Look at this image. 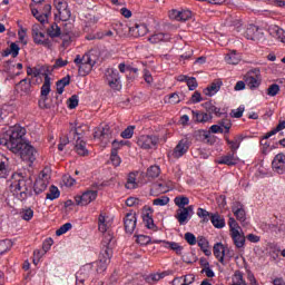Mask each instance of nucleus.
<instances>
[{"mask_svg": "<svg viewBox=\"0 0 285 285\" xmlns=\"http://www.w3.org/2000/svg\"><path fill=\"white\" fill-rule=\"evenodd\" d=\"M94 137L95 139H99L104 146L110 144V140L112 139V131L110 130V126L105 125L96 128Z\"/></svg>", "mask_w": 285, "mask_h": 285, "instance_id": "9", "label": "nucleus"}, {"mask_svg": "<svg viewBox=\"0 0 285 285\" xmlns=\"http://www.w3.org/2000/svg\"><path fill=\"white\" fill-rule=\"evenodd\" d=\"M31 13L40 23H48V17H50L48 13H40L37 9H32Z\"/></svg>", "mask_w": 285, "mask_h": 285, "instance_id": "41", "label": "nucleus"}, {"mask_svg": "<svg viewBox=\"0 0 285 285\" xmlns=\"http://www.w3.org/2000/svg\"><path fill=\"white\" fill-rule=\"evenodd\" d=\"M245 39L249 41H259L262 39V32H259V28L254 24H249L244 32Z\"/></svg>", "mask_w": 285, "mask_h": 285, "instance_id": "21", "label": "nucleus"}, {"mask_svg": "<svg viewBox=\"0 0 285 285\" xmlns=\"http://www.w3.org/2000/svg\"><path fill=\"white\" fill-rule=\"evenodd\" d=\"M185 240L187 242V244H189V246H195V244H197V237H195V234L187 232L185 234Z\"/></svg>", "mask_w": 285, "mask_h": 285, "instance_id": "62", "label": "nucleus"}, {"mask_svg": "<svg viewBox=\"0 0 285 285\" xmlns=\"http://www.w3.org/2000/svg\"><path fill=\"white\" fill-rule=\"evenodd\" d=\"M159 279H164V274L156 273L146 277L147 284H151V282H159Z\"/></svg>", "mask_w": 285, "mask_h": 285, "instance_id": "61", "label": "nucleus"}, {"mask_svg": "<svg viewBox=\"0 0 285 285\" xmlns=\"http://www.w3.org/2000/svg\"><path fill=\"white\" fill-rule=\"evenodd\" d=\"M61 193L59 191V188L56 186L50 187V193L47 194V199H50V202H53V199H59V196Z\"/></svg>", "mask_w": 285, "mask_h": 285, "instance_id": "48", "label": "nucleus"}, {"mask_svg": "<svg viewBox=\"0 0 285 285\" xmlns=\"http://www.w3.org/2000/svg\"><path fill=\"white\" fill-rule=\"evenodd\" d=\"M48 179H50V176L48 174L42 173L37 179L33 185V190L36 195H41L47 188H48Z\"/></svg>", "mask_w": 285, "mask_h": 285, "instance_id": "15", "label": "nucleus"}, {"mask_svg": "<svg viewBox=\"0 0 285 285\" xmlns=\"http://www.w3.org/2000/svg\"><path fill=\"white\" fill-rule=\"evenodd\" d=\"M118 151H112L111 150V156H110V161L112 166H121V157L117 154Z\"/></svg>", "mask_w": 285, "mask_h": 285, "instance_id": "60", "label": "nucleus"}, {"mask_svg": "<svg viewBox=\"0 0 285 285\" xmlns=\"http://www.w3.org/2000/svg\"><path fill=\"white\" fill-rule=\"evenodd\" d=\"M52 85L50 77L45 79L43 85L41 87V97H48L50 95V86Z\"/></svg>", "mask_w": 285, "mask_h": 285, "instance_id": "44", "label": "nucleus"}, {"mask_svg": "<svg viewBox=\"0 0 285 285\" xmlns=\"http://www.w3.org/2000/svg\"><path fill=\"white\" fill-rule=\"evenodd\" d=\"M234 151L222 156L216 163L224 166H237L239 164V158L235 156Z\"/></svg>", "mask_w": 285, "mask_h": 285, "instance_id": "23", "label": "nucleus"}, {"mask_svg": "<svg viewBox=\"0 0 285 285\" xmlns=\"http://www.w3.org/2000/svg\"><path fill=\"white\" fill-rule=\"evenodd\" d=\"M228 224H229V235L235 248H238V250H240L242 248H245L246 236L244 235V232L242 230V227H239V224L237 223V220H235V218L233 217H229Z\"/></svg>", "mask_w": 285, "mask_h": 285, "instance_id": "3", "label": "nucleus"}, {"mask_svg": "<svg viewBox=\"0 0 285 285\" xmlns=\"http://www.w3.org/2000/svg\"><path fill=\"white\" fill-rule=\"evenodd\" d=\"M242 136H237L234 138V140H230V138H225L226 144L229 146L232 153L237 154V150H239V146H242Z\"/></svg>", "mask_w": 285, "mask_h": 285, "instance_id": "29", "label": "nucleus"}, {"mask_svg": "<svg viewBox=\"0 0 285 285\" xmlns=\"http://www.w3.org/2000/svg\"><path fill=\"white\" fill-rule=\"evenodd\" d=\"M79 106V96L73 95L68 99V108L69 110H75Z\"/></svg>", "mask_w": 285, "mask_h": 285, "instance_id": "55", "label": "nucleus"}, {"mask_svg": "<svg viewBox=\"0 0 285 285\" xmlns=\"http://www.w3.org/2000/svg\"><path fill=\"white\" fill-rule=\"evenodd\" d=\"M90 265L81 267L76 274V283L83 284L90 277Z\"/></svg>", "mask_w": 285, "mask_h": 285, "instance_id": "26", "label": "nucleus"}, {"mask_svg": "<svg viewBox=\"0 0 285 285\" xmlns=\"http://www.w3.org/2000/svg\"><path fill=\"white\" fill-rule=\"evenodd\" d=\"M26 132V128L19 125L11 127L9 134L0 137V146H6L13 155H18L22 161L35 164L37 149L30 145V140L24 139Z\"/></svg>", "mask_w": 285, "mask_h": 285, "instance_id": "1", "label": "nucleus"}, {"mask_svg": "<svg viewBox=\"0 0 285 285\" xmlns=\"http://www.w3.org/2000/svg\"><path fill=\"white\" fill-rule=\"evenodd\" d=\"M150 43H161V41H170V36L168 33H155L148 38Z\"/></svg>", "mask_w": 285, "mask_h": 285, "instance_id": "32", "label": "nucleus"}, {"mask_svg": "<svg viewBox=\"0 0 285 285\" xmlns=\"http://www.w3.org/2000/svg\"><path fill=\"white\" fill-rule=\"evenodd\" d=\"M66 86H70V76L63 77L62 79L58 80L56 83L58 95H63V90Z\"/></svg>", "mask_w": 285, "mask_h": 285, "instance_id": "35", "label": "nucleus"}, {"mask_svg": "<svg viewBox=\"0 0 285 285\" xmlns=\"http://www.w3.org/2000/svg\"><path fill=\"white\" fill-rule=\"evenodd\" d=\"M10 170H12L10 158L0 154V179L8 178V175H10Z\"/></svg>", "mask_w": 285, "mask_h": 285, "instance_id": "17", "label": "nucleus"}, {"mask_svg": "<svg viewBox=\"0 0 285 285\" xmlns=\"http://www.w3.org/2000/svg\"><path fill=\"white\" fill-rule=\"evenodd\" d=\"M110 218H108V216L100 214L98 217V230L100 233H110Z\"/></svg>", "mask_w": 285, "mask_h": 285, "instance_id": "24", "label": "nucleus"}, {"mask_svg": "<svg viewBox=\"0 0 285 285\" xmlns=\"http://www.w3.org/2000/svg\"><path fill=\"white\" fill-rule=\"evenodd\" d=\"M97 190H86L81 195H77L75 202L77 206H88V204H92L97 199Z\"/></svg>", "mask_w": 285, "mask_h": 285, "instance_id": "10", "label": "nucleus"}, {"mask_svg": "<svg viewBox=\"0 0 285 285\" xmlns=\"http://www.w3.org/2000/svg\"><path fill=\"white\" fill-rule=\"evenodd\" d=\"M165 248H170V250H175L177 255H181V250H184V247H181L178 243L175 242H164Z\"/></svg>", "mask_w": 285, "mask_h": 285, "instance_id": "40", "label": "nucleus"}, {"mask_svg": "<svg viewBox=\"0 0 285 285\" xmlns=\"http://www.w3.org/2000/svg\"><path fill=\"white\" fill-rule=\"evenodd\" d=\"M279 94V85L273 83L267 88V95L268 97H277Z\"/></svg>", "mask_w": 285, "mask_h": 285, "instance_id": "57", "label": "nucleus"}, {"mask_svg": "<svg viewBox=\"0 0 285 285\" xmlns=\"http://www.w3.org/2000/svg\"><path fill=\"white\" fill-rule=\"evenodd\" d=\"M47 35L48 37H51V39H57V37H61V28H59V24L53 22L47 29Z\"/></svg>", "mask_w": 285, "mask_h": 285, "instance_id": "33", "label": "nucleus"}, {"mask_svg": "<svg viewBox=\"0 0 285 285\" xmlns=\"http://www.w3.org/2000/svg\"><path fill=\"white\" fill-rule=\"evenodd\" d=\"M129 141L128 140H114L111 142V150L115 153H119V150H121V148H124V146H128Z\"/></svg>", "mask_w": 285, "mask_h": 285, "instance_id": "46", "label": "nucleus"}, {"mask_svg": "<svg viewBox=\"0 0 285 285\" xmlns=\"http://www.w3.org/2000/svg\"><path fill=\"white\" fill-rule=\"evenodd\" d=\"M157 144H159V137L157 136L142 135L137 140V145L144 150H150V148H155Z\"/></svg>", "mask_w": 285, "mask_h": 285, "instance_id": "11", "label": "nucleus"}, {"mask_svg": "<svg viewBox=\"0 0 285 285\" xmlns=\"http://www.w3.org/2000/svg\"><path fill=\"white\" fill-rule=\"evenodd\" d=\"M52 244H55V240H52V238L45 239L42 243V250L45 253H48V250H50V248H52Z\"/></svg>", "mask_w": 285, "mask_h": 285, "instance_id": "63", "label": "nucleus"}, {"mask_svg": "<svg viewBox=\"0 0 285 285\" xmlns=\"http://www.w3.org/2000/svg\"><path fill=\"white\" fill-rule=\"evenodd\" d=\"M222 80H215L207 88L204 89V95H206V97H215L218 90H222Z\"/></svg>", "mask_w": 285, "mask_h": 285, "instance_id": "25", "label": "nucleus"}, {"mask_svg": "<svg viewBox=\"0 0 285 285\" xmlns=\"http://www.w3.org/2000/svg\"><path fill=\"white\" fill-rule=\"evenodd\" d=\"M187 86L189 90H196L197 89V79L195 77L188 78L187 79Z\"/></svg>", "mask_w": 285, "mask_h": 285, "instance_id": "64", "label": "nucleus"}, {"mask_svg": "<svg viewBox=\"0 0 285 285\" xmlns=\"http://www.w3.org/2000/svg\"><path fill=\"white\" fill-rule=\"evenodd\" d=\"M13 179L14 180L11 184V188L20 193L19 199L26 200L28 197H32V178H26L19 174H16L13 175Z\"/></svg>", "mask_w": 285, "mask_h": 285, "instance_id": "2", "label": "nucleus"}, {"mask_svg": "<svg viewBox=\"0 0 285 285\" xmlns=\"http://www.w3.org/2000/svg\"><path fill=\"white\" fill-rule=\"evenodd\" d=\"M210 222L215 228H224L226 220L219 214H212Z\"/></svg>", "mask_w": 285, "mask_h": 285, "instance_id": "36", "label": "nucleus"}, {"mask_svg": "<svg viewBox=\"0 0 285 285\" xmlns=\"http://www.w3.org/2000/svg\"><path fill=\"white\" fill-rule=\"evenodd\" d=\"M245 83L250 90L255 88H259V80L253 76H247L245 79Z\"/></svg>", "mask_w": 285, "mask_h": 285, "instance_id": "42", "label": "nucleus"}, {"mask_svg": "<svg viewBox=\"0 0 285 285\" xmlns=\"http://www.w3.org/2000/svg\"><path fill=\"white\" fill-rule=\"evenodd\" d=\"M126 188L128 190H135V188H138L139 183H137V173H130L127 178Z\"/></svg>", "mask_w": 285, "mask_h": 285, "instance_id": "31", "label": "nucleus"}, {"mask_svg": "<svg viewBox=\"0 0 285 285\" xmlns=\"http://www.w3.org/2000/svg\"><path fill=\"white\" fill-rule=\"evenodd\" d=\"M124 224L126 233L132 235V233H135V228H137V214L135 212L126 214Z\"/></svg>", "mask_w": 285, "mask_h": 285, "instance_id": "14", "label": "nucleus"}, {"mask_svg": "<svg viewBox=\"0 0 285 285\" xmlns=\"http://www.w3.org/2000/svg\"><path fill=\"white\" fill-rule=\"evenodd\" d=\"M19 50H21V48H19V45L12 42L10 45V49L8 51H6L7 53L4 55V57H8V55H12L13 59L19 57Z\"/></svg>", "mask_w": 285, "mask_h": 285, "instance_id": "49", "label": "nucleus"}, {"mask_svg": "<svg viewBox=\"0 0 285 285\" xmlns=\"http://www.w3.org/2000/svg\"><path fill=\"white\" fill-rule=\"evenodd\" d=\"M191 119L195 124H208V121H213V115L206 111L191 110Z\"/></svg>", "mask_w": 285, "mask_h": 285, "instance_id": "18", "label": "nucleus"}, {"mask_svg": "<svg viewBox=\"0 0 285 285\" xmlns=\"http://www.w3.org/2000/svg\"><path fill=\"white\" fill-rule=\"evenodd\" d=\"M160 174L161 169L157 165H154L147 169V177H151V179L159 177Z\"/></svg>", "mask_w": 285, "mask_h": 285, "instance_id": "45", "label": "nucleus"}, {"mask_svg": "<svg viewBox=\"0 0 285 285\" xmlns=\"http://www.w3.org/2000/svg\"><path fill=\"white\" fill-rule=\"evenodd\" d=\"M136 242L140 246H148V244H150V242H153V239H150V237L147 235H138L136 238Z\"/></svg>", "mask_w": 285, "mask_h": 285, "instance_id": "56", "label": "nucleus"}, {"mask_svg": "<svg viewBox=\"0 0 285 285\" xmlns=\"http://www.w3.org/2000/svg\"><path fill=\"white\" fill-rule=\"evenodd\" d=\"M189 148H190V142L188 141V139L179 140V142L176 145V147L171 153L174 159H179L184 157L186 153H188Z\"/></svg>", "mask_w": 285, "mask_h": 285, "instance_id": "12", "label": "nucleus"}, {"mask_svg": "<svg viewBox=\"0 0 285 285\" xmlns=\"http://www.w3.org/2000/svg\"><path fill=\"white\" fill-rule=\"evenodd\" d=\"M110 257H112V255L108 250L100 254L99 259L96 262V271L98 274L106 273L108 264H110Z\"/></svg>", "mask_w": 285, "mask_h": 285, "instance_id": "13", "label": "nucleus"}, {"mask_svg": "<svg viewBox=\"0 0 285 285\" xmlns=\"http://www.w3.org/2000/svg\"><path fill=\"white\" fill-rule=\"evenodd\" d=\"M284 128H285V120H282L278 122L275 129H273L272 131L265 135V139H271L273 135H277V132H279L281 130H284Z\"/></svg>", "mask_w": 285, "mask_h": 285, "instance_id": "47", "label": "nucleus"}, {"mask_svg": "<svg viewBox=\"0 0 285 285\" xmlns=\"http://www.w3.org/2000/svg\"><path fill=\"white\" fill-rule=\"evenodd\" d=\"M142 222L149 230H157V226L155 225V219H153V215L147 213L142 216Z\"/></svg>", "mask_w": 285, "mask_h": 285, "instance_id": "39", "label": "nucleus"}, {"mask_svg": "<svg viewBox=\"0 0 285 285\" xmlns=\"http://www.w3.org/2000/svg\"><path fill=\"white\" fill-rule=\"evenodd\" d=\"M31 32H32L33 41L37 46H45V48H50L51 46L50 38H48V36H46V33L41 31V26L33 24Z\"/></svg>", "mask_w": 285, "mask_h": 285, "instance_id": "7", "label": "nucleus"}, {"mask_svg": "<svg viewBox=\"0 0 285 285\" xmlns=\"http://www.w3.org/2000/svg\"><path fill=\"white\" fill-rule=\"evenodd\" d=\"M16 88L18 91L23 92L24 95H28V92H30V88H32V82L24 78L19 81Z\"/></svg>", "mask_w": 285, "mask_h": 285, "instance_id": "30", "label": "nucleus"}, {"mask_svg": "<svg viewBox=\"0 0 285 285\" xmlns=\"http://www.w3.org/2000/svg\"><path fill=\"white\" fill-rule=\"evenodd\" d=\"M214 256L220 262V264H224V257H226V247H224V244L216 243L214 245Z\"/></svg>", "mask_w": 285, "mask_h": 285, "instance_id": "27", "label": "nucleus"}, {"mask_svg": "<svg viewBox=\"0 0 285 285\" xmlns=\"http://www.w3.org/2000/svg\"><path fill=\"white\" fill-rule=\"evenodd\" d=\"M169 17L174 19L175 21H188L190 17H193V12L188 9L185 10H171L169 12Z\"/></svg>", "mask_w": 285, "mask_h": 285, "instance_id": "22", "label": "nucleus"}, {"mask_svg": "<svg viewBox=\"0 0 285 285\" xmlns=\"http://www.w3.org/2000/svg\"><path fill=\"white\" fill-rule=\"evenodd\" d=\"M102 246L105 249H102V253L106 254L110 253L112 255V248H115V236L111 234V232H106L102 234Z\"/></svg>", "mask_w": 285, "mask_h": 285, "instance_id": "19", "label": "nucleus"}, {"mask_svg": "<svg viewBox=\"0 0 285 285\" xmlns=\"http://www.w3.org/2000/svg\"><path fill=\"white\" fill-rule=\"evenodd\" d=\"M130 30L136 35V37H144L148 33V27H146L145 23L135 24Z\"/></svg>", "mask_w": 285, "mask_h": 285, "instance_id": "34", "label": "nucleus"}, {"mask_svg": "<svg viewBox=\"0 0 285 285\" xmlns=\"http://www.w3.org/2000/svg\"><path fill=\"white\" fill-rule=\"evenodd\" d=\"M21 217L22 219H24V222H30V219L35 217V212L32 210V208L23 209L21 213Z\"/></svg>", "mask_w": 285, "mask_h": 285, "instance_id": "59", "label": "nucleus"}, {"mask_svg": "<svg viewBox=\"0 0 285 285\" xmlns=\"http://www.w3.org/2000/svg\"><path fill=\"white\" fill-rule=\"evenodd\" d=\"M72 228V224L70 223H66L62 226L59 227V229L56 230V235L57 237H61V235H66V233H68V230H70Z\"/></svg>", "mask_w": 285, "mask_h": 285, "instance_id": "53", "label": "nucleus"}, {"mask_svg": "<svg viewBox=\"0 0 285 285\" xmlns=\"http://www.w3.org/2000/svg\"><path fill=\"white\" fill-rule=\"evenodd\" d=\"M225 61H226V63H229L232 66H237V63H239V61H242V56H239V53H237V51L233 50V51H229L225 56Z\"/></svg>", "mask_w": 285, "mask_h": 285, "instance_id": "28", "label": "nucleus"}, {"mask_svg": "<svg viewBox=\"0 0 285 285\" xmlns=\"http://www.w3.org/2000/svg\"><path fill=\"white\" fill-rule=\"evenodd\" d=\"M174 204L178 207V209L186 208V206L190 204V198L187 196H176L174 198Z\"/></svg>", "mask_w": 285, "mask_h": 285, "instance_id": "38", "label": "nucleus"}, {"mask_svg": "<svg viewBox=\"0 0 285 285\" xmlns=\"http://www.w3.org/2000/svg\"><path fill=\"white\" fill-rule=\"evenodd\" d=\"M12 248V240L10 239H4L0 240V255H6L8 250Z\"/></svg>", "mask_w": 285, "mask_h": 285, "instance_id": "43", "label": "nucleus"}, {"mask_svg": "<svg viewBox=\"0 0 285 285\" xmlns=\"http://www.w3.org/2000/svg\"><path fill=\"white\" fill-rule=\"evenodd\" d=\"M135 135V126H128L124 131H121L120 137L122 139H132Z\"/></svg>", "mask_w": 285, "mask_h": 285, "instance_id": "50", "label": "nucleus"}, {"mask_svg": "<svg viewBox=\"0 0 285 285\" xmlns=\"http://www.w3.org/2000/svg\"><path fill=\"white\" fill-rule=\"evenodd\" d=\"M272 168L274 173H277V175H284L285 173V155L284 154H277L273 161H272Z\"/></svg>", "mask_w": 285, "mask_h": 285, "instance_id": "16", "label": "nucleus"}, {"mask_svg": "<svg viewBox=\"0 0 285 285\" xmlns=\"http://www.w3.org/2000/svg\"><path fill=\"white\" fill-rule=\"evenodd\" d=\"M75 63L79 68V72H82V75H88L90 70L95 67V60L90 58V55L86 53L82 57L76 56Z\"/></svg>", "mask_w": 285, "mask_h": 285, "instance_id": "4", "label": "nucleus"}, {"mask_svg": "<svg viewBox=\"0 0 285 285\" xmlns=\"http://www.w3.org/2000/svg\"><path fill=\"white\" fill-rule=\"evenodd\" d=\"M154 206H168L170 204V198L168 196H161L153 200Z\"/></svg>", "mask_w": 285, "mask_h": 285, "instance_id": "51", "label": "nucleus"}, {"mask_svg": "<svg viewBox=\"0 0 285 285\" xmlns=\"http://www.w3.org/2000/svg\"><path fill=\"white\" fill-rule=\"evenodd\" d=\"M197 216H198L200 219H203L204 222H208L209 217H212L213 214H210L208 210H206V209L199 207V208L197 209Z\"/></svg>", "mask_w": 285, "mask_h": 285, "instance_id": "54", "label": "nucleus"}, {"mask_svg": "<svg viewBox=\"0 0 285 285\" xmlns=\"http://www.w3.org/2000/svg\"><path fill=\"white\" fill-rule=\"evenodd\" d=\"M232 213L239 223L243 225L246 224V209H244V205H242V203H234L232 206Z\"/></svg>", "mask_w": 285, "mask_h": 285, "instance_id": "20", "label": "nucleus"}, {"mask_svg": "<svg viewBox=\"0 0 285 285\" xmlns=\"http://www.w3.org/2000/svg\"><path fill=\"white\" fill-rule=\"evenodd\" d=\"M58 14H59L60 21H68L70 19V17L72 16V13L70 12V9H68V7L58 11Z\"/></svg>", "mask_w": 285, "mask_h": 285, "instance_id": "52", "label": "nucleus"}, {"mask_svg": "<svg viewBox=\"0 0 285 285\" xmlns=\"http://www.w3.org/2000/svg\"><path fill=\"white\" fill-rule=\"evenodd\" d=\"M105 78L108 86L112 90H120L121 89V77L119 76V71L115 68H109L105 72Z\"/></svg>", "mask_w": 285, "mask_h": 285, "instance_id": "5", "label": "nucleus"}, {"mask_svg": "<svg viewBox=\"0 0 285 285\" xmlns=\"http://www.w3.org/2000/svg\"><path fill=\"white\" fill-rule=\"evenodd\" d=\"M193 215H195V206L189 205L186 208L177 209L175 219H177L180 226H186L189 219H193Z\"/></svg>", "mask_w": 285, "mask_h": 285, "instance_id": "8", "label": "nucleus"}, {"mask_svg": "<svg viewBox=\"0 0 285 285\" xmlns=\"http://www.w3.org/2000/svg\"><path fill=\"white\" fill-rule=\"evenodd\" d=\"M219 126L224 129L225 135H228L230 132L233 124L229 119H223L219 121Z\"/></svg>", "mask_w": 285, "mask_h": 285, "instance_id": "58", "label": "nucleus"}, {"mask_svg": "<svg viewBox=\"0 0 285 285\" xmlns=\"http://www.w3.org/2000/svg\"><path fill=\"white\" fill-rule=\"evenodd\" d=\"M272 37H274L275 39H278V41H281L282 43L285 42V32L284 29L279 28V27H274L269 30Z\"/></svg>", "mask_w": 285, "mask_h": 285, "instance_id": "37", "label": "nucleus"}, {"mask_svg": "<svg viewBox=\"0 0 285 285\" xmlns=\"http://www.w3.org/2000/svg\"><path fill=\"white\" fill-rule=\"evenodd\" d=\"M70 135H75L76 139V153L77 155H80L81 157H86L88 155V149L86 148V141L81 139V127H72L70 130Z\"/></svg>", "mask_w": 285, "mask_h": 285, "instance_id": "6", "label": "nucleus"}]
</instances>
